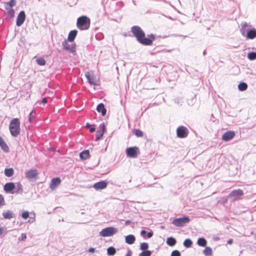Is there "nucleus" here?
I'll use <instances>...</instances> for the list:
<instances>
[{
	"label": "nucleus",
	"mask_w": 256,
	"mask_h": 256,
	"mask_svg": "<svg viewBox=\"0 0 256 256\" xmlns=\"http://www.w3.org/2000/svg\"><path fill=\"white\" fill-rule=\"evenodd\" d=\"M16 4V0H10L8 2H6L4 3L5 6H8L10 7H12L14 6Z\"/></svg>",
	"instance_id": "39"
},
{
	"label": "nucleus",
	"mask_w": 256,
	"mask_h": 256,
	"mask_svg": "<svg viewBox=\"0 0 256 256\" xmlns=\"http://www.w3.org/2000/svg\"><path fill=\"white\" fill-rule=\"evenodd\" d=\"M47 102H48L47 98H44L42 99V102L43 104H46Z\"/></svg>",
	"instance_id": "47"
},
{
	"label": "nucleus",
	"mask_w": 256,
	"mask_h": 256,
	"mask_svg": "<svg viewBox=\"0 0 256 256\" xmlns=\"http://www.w3.org/2000/svg\"><path fill=\"white\" fill-rule=\"evenodd\" d=\"M86 128H90L91 127V125L89 123H87L86 124Z\"/></svg>",
	"instance_id": "53"
},
{
	"label": "nucleus",
	"mask_w": 256,
	"mask_h": 256,
	"mask_svg": "<svg viewBox=\"0 0 256 256\" xmlns=\"http://www.w3.org/2000/svg\"><path fill=\"white\" fill-rule=\"evenodd\" d=\"M107 253L108 255L113 256L116 253V250L113 246L109 247L107 249Z\"/></svg>",
	"instance_id": "33"
},
{
	"label": "nucleus",
	"mask_w": 256,
	"mask_h": 256,
	"mask_svg": "<svg viewBox=\"0 0 256 256\" xmlns=\"http://www.w3.org/2000/svg\"><path fill=\"white\" fill-rule=\"evenodd\" d=\"M14 170L12 168H6L4 170V174L6 176L10 177L14 174Z\"/></svg>",
	"instance_id": "29"
},
{
	"label": "nucleus",
	"mask_w": 256,
	"mask_h": 256,
	"mask_svg": "<svg viewBox=\"0 0 256 256\" xmlns=\"http://www.w3.org/2000/svg\"><path fill=\"white\" fill-rule=\"evenodd\" d=\"M22 216L23 218L26 220L29 217V212L28 211H25L22 213Z\"/></svg>",
	"instance_id": "41"
},
{
	"label": "nucleus",
	"mask_w": 256,
	"mask_h": 256,
	"mask_svg": "<svg viewBox=\"0 0 256 256\" xmlns=\"http://www.w3.org/2000/svg\"><path fill=\"white\" fill-rule=\"evenodd\" d=\"M108 186V182L104 180L98 182L94 185V188L96 190H102Z\"/></svg>",
	"instance_id": "17"
},
{
	"label": "nucleus",
	"mask_w": 256,
	"mask_h": 256,
	"mask_svg": "<svg viewBox=\"0 0 256 256\" xmlns=\"http://www.w3.org/2000/svg\"><path fill=\"white\" fill-rule=\"evenodd\" d=\"M2 216L6 219L10 220V218L14 217V214L10 210H7L2 212Z\"/></svg>",
	"instance_id": "24"
},
{
	"label": "nucleus",
	"mask_w": 256,
	"mask_h": 256,
	"mask_svg": "<svg viewBox=\"0 0 256 256\" xmlns=\"http://www.w3.org/2000/svg\"><path fill=\"white\" fill-rule=\"evenodd\" d=\"M206 54V50H204V52H203V54H204V56H205Z\"/></svg>",
	"instance_id": "55"
},
{
	"label": "nucleus",
	"mask_w": 256,
	"mask_h": 256,
	"mask_svg": "<svg viewBox=\"0 0 256 256\" xmlns=\"http://www.w3.org/2000/svg\"><path fill=\"white\" fill-rule=\"evenodd\" d=\"M36 62L38 64L42 66H44L46 63L45 60L42 58H37Z\"/></svg>",
	"instance_id": "34"
},
{
	"label": "nucleus",
	"mask_w": 256,
	"mask_h": 256,
	"mask_svg": "<svg viewBox=\"0 0 256 256\" xmlns=\"http://www.w3.org/2000/svg\"><path fill=\"white\" fill-rule=\"evenodd\" d=\"M141 236L144 238H146V236L148 238H150L153 236V232L150 231L148 233H146V232L145 230H142L140 232Z\"/></svg>",
	"instance_id": "25"
},
{
	"label": "nucleus",
	"mask_w": 256,
	"mask_h": 256,
	"mask_svg": "<svg viewBox=\"0 0 256 256\" xmlns=\"http://www.w3.org/2000/svg\"><path fill=\"white\" fill-rule=\"evenodd\" d=\"M203 253L205 256H210L212 254V249L209 246H206Z\"/></svg>",
	"instance_id": "28"
},
{
	"label": "nucleus",
	"mask_w": 256,
	"mask_h": 256,
	"mask_svg": "<svg viewBox=\"0 0 256 256\" xmlns=\"http://www.w3.org/2000/svg\"><path fill=\"white\" fill-rule=\"evenodd\" d=\"M5 8L6 9V10H7V12H8V11H10V10H13L12 8V7H10L9 6H5Z\"/></svg>",
	"instance_id": "46"
},
{
	"label": "nucleus",
	"mask_w": 256,
	"mask_h": 256,
	"mask_svg": "<svg viewBox=\"0 0 256 256\" xmlns=\"http://www.w3.org/2000/svg\"><path fill=\"white\" fill-rule=\"evenodd\" d=\"M131 32L136 38V40L144 46H151L156 38L155 35L154 34H148L146 38L144 32L140 26H132Z\"/></svg>",
	"instance_id": "1"
},
{
	"label": "nucleus",
	"mask_w": 256,
	"mask_h": 256,
	"mask_svg": "<svg viewBox=\"0 0 256 256\" xmlns=\"http://www.w3.org/2000/svg\"><path fill=\"white\" fill-rule=\"evenodd\" d=\"M68 40H64L62 42V46L63 47V48L65 50H68L72 53H74L76 51V44H70L68 43Z\"/></svg>",
	"instance_id": "9"
},
{
	"label": "nucleus",
	"mask_w": 256,
	"mask_h": 256,
	"mask_svg": "<svg viewBox=\"0 0 256 256\" xmlns=\"http://www.w3.org/2000/svg\"><path fill=\"white\" fill-rule=\"evenodd\" d=\"M248 85L245 82H241L238 85V88L240 91H244L247 89Z\"/></svg>",
	"instance_id": "31"
},
{
	"label": "nucleus",
	"mask_w": 256,
	"mask_h": 256,
	"mask_svg": "<svg viewBox=\"0 0 256 256\" xmlns=\"http://www.w3.org/2000/svg\"><path fill=\"white\" fill-rule=\"evenodd\" d=\"M190 221V219L188 216H184L174 219L172 221V224L176 226L182 227L189 222Z\"/></svg>",
	"instance_id": "6"
},
{
	"label": "nucleus",
	"mask_w": 256,
	"mask_h": 256,
	"mask_svg": "<svg viewBox=\"0 0 256 256\" xmlns=\"http://www.w3.org/2000/svg\"><path fill=\"white\" fill-rule=\"evenodd\" d=\"M171 256H180V253L178 250H174L172 252Z\"/></svg>",
	"instance_id": "42"
},
{
	"label": "nucleus",
	"mask_w": 256,
	"mask_h": 256,
	"mask_svg": "<svg viewBox=\"0 0 256 256\" xmlns=\"http://www.w3.org/2000/svg\"><path fill=\"white\" fill-rule=\"evenodd\" d=\"M80 157L82 160H86L90 157L88 150H84L80 154Z\"/></svg>",
	"instance_id": "22"
},
{
	"label": "nucleus",
	"mask_w": 256,
	"mask_h": 256,
	"mask_svg": "<svg viewBox=\"0 0 256 256\" xmlns=\"http://www.w3.org/2000/svg\"><path fill=\"white\" fill-rule=\"evenodd\" d=\"M4 232V228L0 226V236L3 234Z\"/></svg>",
	"instance_id": "50"
},
{
	"label": "nucleus",
	"mask_w": 256,
	"mask_h": 256,
	"mask_svg": "<svg viewBox=\"0 0 256 256\" xmlns=\"http://www.w3.org/2000/svg\"><path fill=\"white\" fill-rule=\"evenodd\" d=\"M148 244L146 242H143L140 244V249L142 251L148 250Z\"/></svg>",
	"instance_id": "38"
},
{
	"label": "nucleus",
	"mask_w": 256,
	"mask_h": 256,
	"mask_svg": "<svg viewBox=\"0 0 256 256\" xmlns=\"http://www.w3.org/2000/svg\"><path fill=\"white\" fill-rule=\"evenodd\" d=\"M197 244L199 246H206V240L204 238H200L198 240Z\"/></svg>",
	"instance_id": "27"
},
{
	"label": "nucleus",
	"mask_w": 256,
	"mask_h": 256,
	"mask_svg": "<svg viewBox=\"0 0 256 256\" xmlns=\"http://www.w3.org/2000/svg\"><path fill=\"white\" fill-rule=\"evenodd\" d=\"M94 251H95V249L94 248H90L88 249V252H94Z\"/></svg>",
	"instance_id": "49"
},
{
	"label": "nucleus",
	"mask_w": 256,
	"mask_h": 256,
	"mask_svg": "<svg viewBox=\"0 0 256 256\" xmlns=\"http://www.w3.org/2000/svg\"><path fill=\"white\" fill-rule=\"evenodd\" d=\"M132 254V252L130 250H128L126 256H131Z\"/></svg>",
	"instance_id": "51"
},
{
	"label": "nucleus",
	"mask_w": 256,
	"mask_h": 256,
	"mask_svg": "<svg viewBox=\"0 0 256 256\" xmlns=\"http://www.w3.org/2000/svg\"><path fill=\"white\" fill-rule=\"evenodd\" d=\"M130 220H126V224H130Z\"/></svg>",
	"instance_id": "54"
},
{
	"label": "nucleus",
	"mask_w": 256,
	"mask_h": 256,
	"mask_svg": "<svg viewBox=\"0 0 256 256\" xmlns=\"http://www.w3.org/2000/svg\"><path fill=\"white\" fill-rule=\"evenodd\" d=\"M188 134V130L186 127L180 126L177 128L176 134L178 138H185L187 137Z\"/></svg>",
	"instance_id": "7"
},
{
	"label": "nucleus",
	"mask_w": 256,
	"mask_h": 256,
	"mask_svg": "<svg viewBox=\"0 0 256 256\" xmlns=\"http://www.w3.org/2000/svg\"><path fill=\"white\" fill-rule=\"evenodd\" d=\"M36 116V112L34 110H33L30 112L28 118L30 122L32 123L34 122V118Z\"/></svg>",
	"instance_id": "32"
},
{
	"label": "nucleus",
	"mask_w": 256,
	"mask_h": 256,
	"mask_svg": "<svg viewBox=\"0 0 256 256\" xmlns=\"http://www.w3.org/2000/svg\"><path fill=\"white\" fill-rule=\"evenodd\" d=\"M8 13L9 15L11 16H14V10H10V11L8 12Z\"/></svg>",
	"instance_id": "44"
},
{
	"label": "nucleus",
	"mask_w": 256,
	"mask_h": 256,
	"mask_svg": "<svg viewBox=\"0 0 256 256\" xmlns=\"http://www.w3.org/2000/svg\"><path fill=\"white\" fill-rule=\"evenodd\" d=\"M105 130V126L104 123L100 124L99 129L96 131V140H100L104 135Z\"/></svg>",
	"instance_id": "14"
},
{
	"label": "nucleus",
	"mask_w": 256,
	"mask_h": 256,
	"mask_svg": "<svg viewBox=\"0 0 256 256\" xmlns=\"http://www.w3.org/2000/svg\"><path fill=\"white\" fill-rule=\"evenodd\" d=\"M86 77V78L88 82L90 84H92L94 86H96V80L93 74L90 72H86L85 73Z\"/></svg>",
	"instance_id": "16"
},
{
	"label": "nucleus",
	"mask_w": 256,
	"mask_h": 256,
	"mask_svg": "<svg viewBox=\"0 0 256 256\" xmlns=\"http://www.w3.org/2000/svg\"><path fill=\"white\" fill-rule=\"evenodd\" d=\"M95 130H96V128H94V127H90V132H94L95 131Z\"/></svg>",
	"instance_id": "48"
},
{
	"label": "nucleus",
	"mask_w": 256,
	"mask_h": 256,
	"mask_svg": "<svg viewBox=\"0 0 256 256\" xmlns=\"http://www.w3.org/2000/svg\"><path fill=\"white\" fill-rule=\"evenodd\" d=\"M26 20V14L24 10H22L18 14L16 21V25L18 26H21Z\"/></svg>",
	"instance_id": "10"
},
{
	"label": "nucleus",
	"mask_w": 256,
	"mask_h": 256,
	"mask_svg": "<svg viewBox=\"0 0 256 256\" xmlns=\"http://www.w3.org/2000/svg\"><path fill=\"white\" fill-rule=\"evenodd\" d=\"M76 26L81 30L88 29L90 26V20L86 16H81L77 20Z\"/></svg>",
	"instance_id": "3"
},
{
	"label": "nucleus",
	"mask_w": 256,
	"mask_h": 256,
	"mask_svg": "<svg viewBox=\"0 0 256 256\" xmlns=\"http://www.w3.org/2000/svg\"><path fill=\"white\" fill-rule=\"evenodd\" d=\"M125 240L126 243L129 244H132L134 242L136 238L134 235L129 234L126 236Z\"/></svg>",
	"instance_id": "23"
},
{
	"label": "nucleus",
	"mask_w": 256,
	"mask_h": 256,
	"mask_svg": "<svg viewBox=\"0 0 256 256\" xmlns=\"http://www.w3.org/2000/svg\"><path fill=\"white\" fill-rule=\"evenodd\" d=\"M78 34V31L76 30H71L68 35V40L70 42H72L74 41Z\"/></svg>",
	"instance_id": "19"
},
{
	"label": "nucleus",
	"mask_w": 256,
	"mask_h": 256,
	"mask_svg": "<svg viewBox=\"0 0 256 256\" xmlns=\"http://www.w3.org/2000/svg\"><path fill=\"white\" fill-rule=\"evenodd\" d=\"M134 134L138 137H142L144 135L143 132L139 129L134 130Z\"/></svg>",
	"instance_id": "36"
},
{
	"label": "nucleus",
	"mask_w": 256,
	"mask_h": 256,
	"mask_svg": "<svg viewBox=\"0 0 256 256\" xmlns=\"http://www.w3.org/2000/svg\"><path fill=\"white\" fill-rule=\"evenodd\" d=\"M233 242L232 239H230L228 240L227 243L228 244H231Z\"/></svg>",
	"instance_id": "52"
},
{
	"label": "nucleus",
	"mask_w": 256,
	"mask_h": 256,
	"mask_svg": "<svg viewBox=\"0 0 256 256\" xmlns=\"http://www.w3.org/2000/svg\"><path fill=\"white\" fill-rule=\"evenodd\" d=\"M176 239L172 237L168 238V239L166 240V244L168 246H174L176 244Z\"/></svg>",
	"instance_id": "26"
},
{
	"label": "nucleus",
	"mask_w": 256,
	"mask_h": 256,
	"mask_svg": "<svg viewBox=\"0 0 256 256\" xmlns=\"http://www.w3.org/2000/svg\"><path fill=\"white\" fill-rule=\"evenodd\" d=\"M9 129L12 136L16 137L20 134V121L18 118H13L10 122Z\"/></svg>",
	"instance_id": "2"
},
{
	"label": "nucleus",
	"mask_w": 256,
	"mask_h": 256,
	"mask_svg": "<svg viewBox=\"0 0 256 256\" xmlns=\"http://www.w3.org/2000/svg\"><path fill=\"white\" fill-rule=\"evenodd\" d=\"M61 180L60 178H52L50 184V188L52 190H55L60 184Z\"/></svg>",
	"instance_id": "13"
},
{
	"label": "nucleus",
	"mask_w": 256,
	"mask_h": 256,
	"mask_svg": "<svg viewBox=\"0 0 256 256\" xmlns=\"http://www.w3.org/2000/svg\"><path fill=\"white\" fill-rule=\"evenodd\" d=\"M15 188V184L14 182H10L6 183L4 187V190L8 192L14 194L13 192Z\"/></svg>",
	"instance_id": "15"
},
{
	"label": "nucleus",
	"mask_w": 256,
	"mask_h": 256,
	"mask_svg": "<svg viewBox=\"0 0 256 256\" xmlns=\"http://www.w3.org/2000/svg\"><path fill=\"white\" fill-rule=\"evenodd\" d=\"M0 205L4 204V197L1 194H0Z\"/></svg>",
	"instance_id": "43"
},
{
	"label": "nucleus",
	"mask_w": 256,
	"mask_h": 256,
	"mask_svg": "<svg viewBox=\"0 0 256 256\" xmlns=\"http://www.w3.org/2000/svg\"><path fill=\"white\" fill-rule=\"evenodd\" d=\"M96 110L98 112H101L102 116L106 114V110L104 108V106L102 103L99 104L96 107Z\"/></svg>",
	"instance_id": "21"
},
{
	"label": "nucleus",
	"mask_w": 256,
	"mask_h": 256,
	"mask_svg": "<svg viewBox=\"0 0 256 256\" xmlns=\"http://www.w3.org/2000/svg\"><path fill=\"white\" fill-rule=\"evenodd\" d=\"M118 230L117 228L114 227H108L103 228L100 232V236L103 237L111 236L117 233Z\"/></svg>",
	"instance_id": "4"
},
{
	"label": "nucleus",
	"mask_w": 256,
	"mask_h": 256,
	"mask_svg": "<svg viewBox=\"0 0 256 256\" xmlns=\"http://www.w3.org/2000/svg\"><path fill=\"white\" fill-rule=\"evenodd\" d=\"M192 244V242L190 239H186L184 242V246L186 248H190Z\"/></svg>",
	"instance_id": "35"
},
{
	"label": "nucleus",
	"mask_w": 256,
	"mask_h": 256,
	"mask_svg": "<svg viewBox=\"0 0 256 256\" xmlns=\"http://www.w3.org/2000/svg\"><path fill=\"white\" fill-rule=\"evenodd\" d=\"M152 252L150 250L143 251L140 254L139 256H150Z\"/></svg>",
	"instance_id": "40"
},
{
	"label": "nucleus",
	"mask_w": 256,
	"mask_h": 256,
	"mask_svg": "<svg viewBox=\"0 0 256 256\" xmlns=\"http://www.w3.org/2000/svg\"><path fill=\"white\" fill-rule=\"evenodd\" d=\"M38 175V170L36 169H30L25 172V177L28 180L36 178Z\"/></svg>",
	"instance_id": "11"
},
{
	"label": "nucleus",
	"mask_w": 256,
	"mask_h": 256,
	"mask_svg": "<svg viewBox=\"0 0 256 256\" xmlns=\"http://www.w3.org/2000/svg\"><path fill=\"white\" fill-rule=\"evenodd\" d=\"M21 236H22V238H21L22 240L24 241L26 238V235L24 233L22 234L21 235Z\"/></svg>",
	"instance_id": "45"
},
{
	"label": "nucleus",
	"mask_w": 256,
	"mask_h": 256,
	"mask_svg": "<svg viewBox=\"0 0 256 256\" xmlns=\"http://www.w3.org/2000/svg\"><path fill=\"white\" fill-rule=\"evenodd\" d=\"M23 192V187L22 184L20 182H17L15 184V188L13 192V193L18 194H22Z\"/></svg>",
	"instance_id": "20"
},
{
	"label": "nucleus",
	"mask_w": 256,
	"mask_h": 256,
	"mask_svg": "<svg viewBox=\"0 0 256 256\" xmlns=\"http://www.w3.org/2000/svg\"><path fill=\"white\" fill-rule=\"evenodd\" d=\"M244 194L243 190L240 189L234 190L228 194V198L231 202H234L240 200Z\"/></svg>",
	"instance_id": "5"
},
{
	"label": "nucleus",
	"mask_w": 256,
	"mask_h": 256,
	"mask_svg": "<svg viewBox=\"0 0 256 256\" xmlns=\"http://www.w3.org/2000/svg\"><path fill=\"white\" fill-rule=\"evenodd\" d=\"M248 58L250 60H254L256 59V52H250L248 54Z\"/></svg>",
	"instance_id": "37"
},
{
	"label": "nucleus",
	"mask_w": 256,
	"mask_h": 256,
	"mask_svg": "<svg viewBox=\"0 0 256 256\" xmlns=\"http://www.w3.org/2000/svg\"><path fill=\"white\" fill-rule=\"evenodd\" d=\"M126 153L128 156L132 158L137 157L139 153L138 148L136 146L130 147L126 150Z\"/></svg>",
	"instance_id": "8"
},
{
	"label": "nucleus",
	"mask_w": 256,
	"mask_h": 256,
	"mask_svg": "<svg viewBox=\"0 0 256 256\" xmlns=\"http://www.w3.org/2000/svg\"><path fill=\"white\" fill-rule=\"evenodd\" d=\"M241 26H242V28L240 30L242 33V34L243 36H244L245 34H246V28L248 27V24L246 22H244L242 23Z\"/></svg>",
	"instance_id": "30"
},
{
	"label": "nucleus",
	"mask_w": 256,
	"mask_h": 256,
	"mask_svg": "<svg viewBox=\"0 0 256 256\" xmlns=\"http://www.w3.org/2000/svg\"><path fill=\"white\" fill-rule=\"evenodd\" d=\"M234 136L235 132L234 131L228 130L222 134V139L224 142H228L232 139Z\"/></svg>",
	"instance_id": "12"
},
{
	"label": "nucleus",
	"mask_w": 256,
	"mask_h": 256,
	"mask_svg": "<svg viewBox=\"0 0 256 256\" xmlns=\"http://www.w3.org/2000/svg\"><path fill=\"white\" fill-rule=\"evenodd\" d=\"M246 36L248 39H254L256 38V30L254 28L248 30Z\"/></svg>",
	"instance_id": "18"
}]
</instances>
